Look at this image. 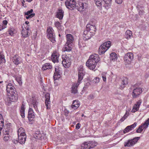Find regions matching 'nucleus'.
<instances>
[{
	"instance_id": "1",
	"label": "nucleus",
	"mask_w": 149,
	"mask_h": 149,
	"mask_svg": "<svg viewBox=\"0 0 149 149\" xmlns=\"http://www.w3.org/2000/svg\"><path fill=\"white\" fill-rule=\"evenodd\" d=\"M100 60L98 55L97 54H94L91 55L88 61L86 63V65L90 70H94L97 65V63Z\"/></svg>"
},
{
	"instance_id": "2",
	"label": "nucleus",
	"mask_w": 149,
	"mask_h": 149,
	"mask_svg": "<svg viewBox=\"0 0 149 149\" xmlns=\"http://www.w3.org/2000/svg\"><path fill=\"white\" fill-rule=\"evenodd\" d=\"M111 44V42L110 41H107L102 44L99 49V54H101L104 53L110 47Z\"/></svg>"
},
{
	"instance_id": "3",
	"label": "nucleus",
	"mask_w": 149,
	"mask_h": 149,
	"mask_svg": "<svg viewBox=\"0 0 149 149\" xmlns=\"http://www.w3.org/2000/svg\"><path fill=\"white\" fill-rule=\"evenodd\" d=\"M27 101L29 105H31V107H33L36 111L38 112L39 111L38 108V102L35 96L32 95L31 97L27 100Z\"/></svg>"
},
{
	"instance_id": "4",
	"label": "nucleus",
	"mask_w": 149,
	"mask_h": 149,
	"mask_svg": "<svg viewBox=\"0 0 149 149\" xmlns=\"http://www.w3.org/2000/svg\"><path fill=\"white\" fill-rule=\"evenodd\" d=\"M47 35L48 38L53 43L55 42V36L54 31L52 27H49L47 29Z\"/></svg>"
},
{
	"instance_id": "5",
	"label": "nucleus",
	"mask_w": 149,
	"mask_h": 149,
	"mask_svg": "<svg viewBox=\"0 0 149 149\" xmlns=\"http://www.w3.org/2000/svg\"><path fill=\"white\" fill-rule=\"evenodd\" d=\"M70 57L71 56L69 55H63L62 56V63L65 67L67 68L70 66L71 63Z\"/></svg>"
},
{
	"instance_id": "6",
	"label": "nucleus",
	"mask_w": 149,
	"mask_h": 149,
	"mask_svg": "<svg viewBox=\"0 0 149 149\" xmlns=\"http://www.w3.org/2000/svg\"><path fill=\"white\" fill-rule=\"evenodd\" d=\"M97 143L95 142L89 141L84 142L81 146V149H90L96 146Z\"/></svg>"
},
{
	"instance_id": "7",
	"label": "nucleus",
	"mask_w": 149,
	"mask_h": 149,
	"mask_svg": "<svg viewBox=\"0 0 149 149\" xmlns=\"http://www.w3.org/2000/svg\"><path fill=\"white\" fill-rule=\"evenodd\" d=\"M65 4L67 8L71 10L75 8L77 5L75 0H66Z\"/></svg>"
},
{
	"instance_id": "8",
	"label": "nucleus",
	"mask_w": 149,
	"mask_h": 149,
	"mask_svg": "<svg viewBox=\"0 0 149 149\" xmlns=\"http://www.w3.org/2000/svg\"><path fill=\"white\" fill-rule=\"evenodd\" d=\"M133 87L132 95L134 98H136L142 93V90L141 88L136 87L135 85Z\"/></svg>"
},
{
	"instance_id": "9",
	"label": "nucleus",
	"mask_w": 149,
	"mask_h": 149,
	"mask_svg": "<svg viewBox=\"0 0 149 149\" xmlns=\"http://www.w3.org/2000/svg\"><path fill=\"white\" fill-rule=\"evenodd\" d=\"M134 58L133 54L131 52L127 53L124 57V60L126 64H130Z\"/></svg>"
},
{
	"instance_id": "10",
	"label": "nucleus",
	"mask_w": 149,
	"mask_h": 149,
	"mask_svg": "<svg viewBox=\"0 0 149 149\" xmlns=\"http://www.w3.org/2000/svg\"><path fill=\"white\" fill-rule=\"evenodd\" d=\"M12 129L11 127V124L7 123L4 127L3 130V133L4 134H9L12 133Z\"/></svg>"
},
{
	"instance_id": "11",
	"label": "nucleus",
	"mask_w": 149,
	"mask_h": 149,
	"mask_svg": "<svg viewBox=\"0 0 149 149\" xmlns=\"http://www.w3.org/2000/svg\"><path fill=\"white\" fill-rule=\"evenodd\" d=\"M140 137H135L131 140H129L124 143V146L125 147H131L134 145L139 140Z\"/></svg>"
},
{
	"instance_id": "12",
	"label": "nucleus",
	"mask_w": 149,
	"mask_h": 149,
	"mask_svg": "<svg viewBox=\"0 0 149 149\" xmlns=\"http://www.w3.org/2000/svg\"><path fill=\"white\" fill-rule=\"evenodd\" d=\"M87 7L86 3L79 2L78 3H77L75 8L79 11H83L85 10Z\"/></svg>"
},
{
	"instance_id": "13",
	"label": "nucleus",
	"mask_w": 149,
	"mask_h": 149,
	"mask_svg": "<svg viewBox=\"0 0 149 149\" xmlns=\"http://www.w3.org/2000/svg\"><path fill=\"white\" fill-rule=\"evenodd\" d=\"M8 96L9 100L11 102H16L18 99V95L16 91L10 94H8Z\"/></svg>"
},
{
	"instance_id": "14",
	"label": "nucleus",
	"mask_w": 149,
	"mask_h": 149,
	"mask_svg": "<svg viewBox=\"0 0 149 149\" xmlns=\"http://www.w3.org/2000/svg\"><path fill=\"white\" fill-rule=\"evenodd\" d=\"M22 29L21 31V34L22 36L24 38H26L29 36V32L30 31L29 28V27L26 26L24 28L22 26Z\"/></svg>"
},
{
	"instance_id": "15",
	"label": "nucleus",
	"mask_w": 149,
	"mask_h": 149,
	"mask_svg": "<svg viewBox=\"0 0 149 149\" xmlns=\"http://www.w3.org/2000/svg\"><path fill=\"white\" fill-rule=\"evenodd\" d=\"M59 56V53L57 51H54L52 54L51 57L52 61L54 63L58 62Z\"/></svg>"
},
{
	"instance_id": "16",
	"label": "nucleus",
	"mask_w": 149,
	"mask_h": 149,
	"mask_svg": "<svg viewBox=\"0 0 149 149\" xmlns=\"http://www.w3.org/2000/svg\"><path fill=\"white\" fill-rule=\"evenodd\" d=\"M104 2L103 7L104 8L105 10L103 11V13H106L107 11L110 8L111 3L112 0H103Z\"/></svg>"
},
{
	"instance_id": "17",
	"label": "nucleus",
	"mask_w": 149,
	"mask_h": 149,
	"mask_svg": "<svg viewBox=\"0 0 149 149\" xmlns=\"http://www.w3.org/2000/svg\"><path fill=\"white\" fill-rule=\"evenodd\" d=\"M6 91L7 94H10L16 91L14 86L11 83H9L6 86Z\"/></svg>"
},
{
	"instance_id": "18",
	"label": "nucleus",
	"mask_w": 149,
	"mask_h": 149,
	"mask_svg": "<svg viewBox=\"0 0 149 149\" xmlns=\"http://www.w3.org/2000/svg\"><path fill=\"white\" fill-rule=\"evenodd\" d=\"M78 78L79 81H81L83 79V76L84 75V71L83 66H80L78 68Z\"/></svg>"
},
{
	"instance_id": "19",
	"label": "nucleus",
	"mask_w": 149,
	"mask_h": 149,
	"mask_svg": "<svg viewBox=\"0 0 149 149\" xmlns=\"http://www.w3.org/2000/svg\"><path fill=\"white\" fill-rule=\"evenodd\" d=\"M86 30L92 33L93 35H94L96 29L95 26L94 25L89 24L87 25Z\"/></svg>"
},
{
	"instance_id": "20",
	"label": "nucleus",
	"mask_w": 149,
	"mask_h": 149,
	"mask_svg": "<svg viewBox=\"0 0 149 149\" xmlns=\"http://www.w3.org/2000/svg\"><path fill=\"white\" fill-rule=\"evenodd\" d=\"M142 102V100H140L137 101L136 103L133 106L132 109L131 111L132 113H134L138 111L139 108Z\"/></svg>"
},
{
	"instance_id": "21",
	"label": "nucleus",
	"mask_w": 149,
	"mask_h": 149,
	"mask_svg": "<svg viewBox=\"0 0 149 149\" xmlns=\"http://www.w3.org/2000/svg\"><path fill=\"white\" fill-rule=\"evenodd\" d=\"M94 35H93L92 33L86 30L84 31V32L83 35V39L84 40L89 39L91 38L92 36Z\"/></svg>"
},
{
	"instance_id": "22",
	"label": "nucleus",
	"mask_w": 149,
	"mask_h": 149,
	"mask_svg": "<svg viewBox=\"0 0 149 149\" xmlns=\"http://www.w3.org/2000/svg\"><path fill=\"white\" fill-rule=\"evenodd\" d=\"M35 117L33 110L31 108H29V110L28 118L29 121H32Z\"/></svg>"
},
{
	"instance_id": "23",
	"label": "nucleus",
	"mask_w": 149,
	"mask_h": 149,
	"mask_svg": "<svg viewBox=\"0 0 149 149\" xmlns=\"http://www.w3.org/2000/svg\"><path fill=\"white\" fill-rule=\"evenodd\" d=\"M67 38V45L72 44L73 43L74 40L73 37L72 35L70 34H68L66 35Z\"/></svg>"
},
{
	"instance_id": "24",
	"label": "nucleus",
	"mask_w": 149,
	"mask_h": 149,
	"mask_svg": "<svg viewBox=\"0 0 149 149\" xmlns=\"http://www.w3.org/2000/svg\"><path fill=\"white\" fill-rule=\"evenodd\" d=\"M13 61L15 65H17L21 63L22 60L17 55H15L13 57Z\"/></svg>"
},
{
	"instance_id": "25",
	"label": "nucleus",
	"mask_w": 149,
	"mask_h": 149,
	"mask_svg": "<svg viewBox=\"0 0 149 149\" xmlns=\"http://www.w3.org/2000/svg\"><path fill=\"white\" fill-rule=\"evenodd\" d=\"M52 68L51 63H45L42 65V70L43 71L51 70Z\"/></svg>"
},
{
	"instance_id": "26",
	"label": "nucleus",
	"mask_w": 149,
	"mask_h": 149,
	"mask_svg": "<svg viewBox=\"0 0 149 149\" xmlns=\"http://www.w3.org/2000/svg\"><path fill=\"white\" fill-rule=\"evenodd\" d=\"M81 81H79V79L78 80L77 82L76 83L74 84L72 87V93H77V88L81 83Z\"/></svg>"
},
{
	"instance_id": "27",
	"label": "nucleus",
	"mask_w": 149,
	"mask_h": 149,
	"mask_svg": "<svg viewBox=\"0 0 149 149\" xmlns=\"http://www.w3.org/2000/svg\"><path fill=\"white\" fill-rule=\"evenodd\" d=\"M59 70L58 67L55 68V71L53 77L55 80L58 79L61 77Z\"/></svg>"
},
{
	"instance_id": "28",
	"label": "nucleus",
	"mask_w": 149,
	"mask_h": 149,
	"mask_svg": "<svg viewBox=\"0 0 149 149\" xmlns=\"http://www.w3.org/2000/svg\"><path fill=\"white\" fill-rule=\"evenodd\" d=\"M25 15L27 16H26V19H28L34 16L35 14L33 13V10L32 9H31L26 12L25 13Z\"/></svg>"
},
{
	"instance_id": "29",
	"label": "nucleus",
	"mask_w": 149,
	"mask_h": 149,
	"mask_svg": "<svg viewBox=\"0 0 149 149\" xmlns=\"http://www.w3.org/2000/svg\"><path fill=\"white\" fill-rule=\"evenodd\" d=\"M64 12L61 9H59L57 12L56 17L60 20L62 19L63 16Z\"/></svg>"
},
{
	"instance_id": "30",
	"label": "nucleus",
	"mask_w": 149,
	"mask_h": 149,
	"mask_svg": "<svg viewBox=\"0 0 149 149\" xmlns=\"http://www.w3.org/2000/svg\"><path fill=\"white\" fill-rule=\"evenodd\" d=\"M26 135L18 136V140L19 142L21 144L24 143L26 141Z\"/></svg>"
},
{
	"instance_id": "31",
	"label": "nucleus",
	"mask_w": 149,
	"mask_h": 149,
	"mask_svg": "<svg viewBox=\"0 0 149 149\" xmlns=\"http://www.w3.org/2000/svg\"><path fill=\"white\" fill-rule=\"evenodd\" d=\"M80 105L79 102L77 100H75L73 101L72 104L71 105V107L74 109H77Z\"/></svg>"
},
{
	"instance_id": "32",
	"label": "nucleus",
	"mask_w": 149,
	"mask_h": 149,
	"mask_svg": "<svg viewBox=\"0 0 149 149\" xmlns=\"http://www.w3.org/2000/svg\"><path fill=\"white\" fill-rule=\"evenodd\" d=\"M128 79L125 77L122 79L120 84V86L122 88H123L125 87V85L127 84Z\"/></svg>"
},
{
	"instance_id": "33",
	"label": "nucleus",
	"mask_w": 149,
	"mask_h": 149,
	"mask_svg": "<svg viewBox=\"0 0 149 149\" xmlns=\"http://www.w3.org/2000/svg\"><path fill=\"white\" fill-rule=\"evenodd\" d=\"M94 1L96 5L98 8L101 10V12L102 13L103 11H102V0H94Z\"/></svg>"
},
{
	"instance_id": "34",
	"label": "nucleus",
	"mask_w": 149,
	"mask_h": 149,
	"mask_svg": "<svg viewBox=\"0 0 149 149\" xmlns=\"http://www.w3.org/2000/svg\"><path fill=\"white\" fill-rule=\"evenodd\" d=\"M65 46L64 47L63 49V50L64 52L67 51L68 52H70L71 51L72 49V45H67V43L65 45Z\"/></svg>"
},
{
	"instance_id": "35",
	"label": "nucleus",
	"mask_w": 149,
	"mask_h": 149,
	"mask_svg": "<svg viewBox=\"0 0 149 149\" xmlns=\"http://www.w3.org/2000/svg\"><path fill=\"white\" fill-rule=\"evenodd\" d=\"M132 36V33L131 31L129 30H127L125 33V37L127 39L130 38Z\"/></svg>"
},
{
	"instance_id": "36",
	"label": "nucleus",
	"mask_w": 149,
	"mask_h": 149,
	"mask_svg": "<svg viewBox=\"0 0 149 149\" xmlns=\"http://www.w3.org/2000/svg\"><path fill=\"white\" fill-rule=\"evenodd\" d=\"M18 135H26L25 131L22 127H20L19 128L17 131Z\"/></svg>"
},
{
	"instance_id": "37",
	"label": "nucleus",
	"mask_w": 149,
	"mask_h": 149,
	"mask_svg": "<svg viewBox=\"0 0 149 149\" xmlns=\"http://www.w3.org/2000/svg\"><path fill=\"white\" fill-rule=\"evenodd\" d=\"M149 124V118L146 120L145 123L142 124L141 125H140V127L143 129H146L148 127Z\"/></svg>"
},
{
	"instance_id": "38",
	"label": "nucleus",
	"mask_w": 149,
	"mask_h": 149,
	"mask_svg": "<svg viewBox=\"0 0 149 149\" xmlns=\"http://www.w3.org/2000/svg\"><path fill=\"white\" fill-rule=\"evenodd\" d=\"M110 58L111 60H115L117 59V55L115 52L112 53L110 55Z\"/></svg>"
},
{
	"instance_id": "39",
	"label": "nucleus",
	"mask_w": 149,
	"mask_h": 149,
	"mask_svg": "<svg viewBox=\"0 0 149 149\" xmlns=\"http://www.w3.org/2000/svg\"><path fill=\"white\" fill-rule=\"evenodd\" d=\"M24 110V106L23 104H22L21 106V110H20V115L22 118H24L25 117Z\"/></svg>"
},
{
	"instance_id": "40",
	"label": "nucleus",
	"mask_w": 149,
	"mask_h": 149,
	"mask_svg": "<svg viewBox=\"0 0 149 149\" xmlns=\"http://www.w3.org/2000/svg\"><path fill=\"white\" fill-rule=\"evenodd\" d=\"M5 60L4 56L1 53H0V64L5 63Z\"/></svg>"
},
{
	"instance_id": "41",
	"label": "nucleus",
	"mask_w": 149,
	"mask_h": 149,
	"mask_svg": "<svg viewBox=\"0 0 149 149\" xmlns=\"http://www.w3.org/2000/svg\"><path fill=\"white\" fill-rule=\"evenodd\" d=\"M16 80L18 83L19 85H22V76L21 75H19L17 77H16Z\"/></svg>"
},
{
	"instance_id": "42",
	"label": "nucleus",
	"mask_w": 149,
	"mask_h": 149,
	"mask_svg": "<svg viewBox=\"0 0 149 149\" xmlns=\"http://www.w3.org/2000/svg\"><path fill=\"white\" fill-rule=\"evenodd\" d=\"M45 103L46 106L47 107V109H49L50 108L51 101L50 100H45Z\"/></svg>"
},
{
	"instance_id": "43",
	"label": "nucleus",
	"mask_w": 149,
	"mask_h": 149,
	"mask_svg": "<svg viewBox=\"0 0 149 149\" xmlns=\"http://www.w3.org/2000/svg\"><path fill=\"white\" fill-rule=\"evenodd\" d=\"M14 29L13 28H10L8 29L9 34L11 36L13 35Z\"/></svg>"
},
{
	"instance_id": "44",
	"label": "nucleus",
	"mask_w": 149,
	"mask_h": 149,
	"mask_svg": "<svg viewBox=\"0 0 149 149\" xmlns=\"http://www.w3.org/2000/svg\"><path fill=\"white\" fill-rule=\"evenodd\" d=\"M9 134H5L3 136V140L5 142H7L8 141L9 139Z\"/></svg>"
},
{
	"instance_id": "45",
	"label": "nucleus",
	"mask_w": 149,
	"mask_h": 149,
	"mask_svg": "<svg viewBox=\"0 0 149 149\" xmlns=\"http://www.w3.org/2000/svg\"><path fill=\"white\" fill-rule=\"evenodd\" d=\"M55 25L56 27L58 30H59L60 29H61V24L59 22H55Z\"/></svg>"
},
{
	"instance_id": "46",
	"label": "nucleus",
	"mask_w": 149,
	"mask_h": 149,
	"mask_svg": "<svg viewBox=\"0 0 149 149\" xmlns=\"http://www.w3.org/2000/svg\"><path fill=\"white\" fill-rule=\"evenodd\" d=\"M3 25L2 26H1L2 27V29H3L6 28V25L8 23V22L6 20H3Z\"/></svg>"
},
{
	"instance_id": "47",
	"label": "nucleus",
	"mask_w": 149,
	"mask_h": 149,
	"mask_svg": "<svg viewBox=\"0 0 149 149\" xmlns=\"http://www.w3.org/2000/svg\"><path fill=\"white\" fill-rule=\"evenodd\" d=\"M106 73L104 72L101 75L103 81L105 82L106 81Z\"/></svg>"
},
{
	"instance_id": "48",
	"label": "nucleus",
	"mask_w": 149,
	"mask_h": 149,
	"mask_svg": "<svg viewBox=\"0 0 149 149\" xmlns=\"http://www.w3.org/2000/svg\"><path fill=\"white\" fill-rule=\"evenodd\" d=\"M93 83H98L100 81V79L98 77H96L93 79Z\"/></svg>"
},
{
	"instance_id": "49",
	"label": "nucleus",
	"mask_w": 149,
	"mask_h": 149,
	"mask_svg": "<svg viewBox=\"0 0 149 149\" xmlns=\"http://www.w3.org/2000/svg\"><path fill=\"white\" fill-rule=\"evenodd\" d=\"M130 127L128 126L125 128L123 131L124 133H126L127 132H129L131 130H130Z\"/></svg>"
},
{
	"instance_id": "50",
	"label": "nucleus",
	"mask_w": 149,
	"mask_h": 149,
	"mask_svg": "<svg viewBox=\"0 0 149 149\" xmlns=\"http://www.w3.org/2000/svg\"><path fill=\"white\" fill-rule=\"evenodd\" d=\"M137 123L136 122L134 123L132 125L128 126L129 127H130V130H132V129H133L137 125Z\"/></svg>"
},
{
	"instance_id": "51",
	"label": "nucleus",
	"mask_w": 149,
	"mask_h": 149,
	"mask_svg": "<svg viewBox=\"0 0 149 149\" xmlns=\"http://www.w3.org/2000/svg\"><path fill=\"white\" fill-rule=\"evenodd\" d=\"M45 97L46 98L45 100H50V96L49 94L48 93H47L45 95Z\"/></svg>"
},
{
	"instance_id": "52",
	"label": "nucleus",
	"mask_w": 149,
	"mask_h": 149,
	"mask_svg": "<svg viewBox=\"0 0 149 149\" xmlns=\"http://www.w3.org/2000/svg\"><path fill=\"white\" fill-rule=\"evenodd\" d=\"M143 129L142 127H140L139 126L138 129L136 130V132L137 133H141L143 130Z\"/></svg>"
},
{
	"instance_id": "53",
	"label": "nucleus",
	"mask_w": 149,
	"mask_h": 149,
	"mask_svg": "<svg viewBox=\"0 0 149 149\" xmlns=\"http://www.w3.org/2000/svg\"><path fill=\"white\" fill-rule=\"evenodd\" d=\"M94 98V95L93 94L90 95L88 97V99L89 100H92Z\"/></svg>"
},
{
	"instance_id": "54",
	"label": "nucleus",
	"mask_w": 149,
	"mask_h": 149,
	"mask_svg": "<svg viewBox=\"0 0 149 149\" xmlns=\"http://www.w3.org/2000/svg\"><path fill=\"white\" fill-rule=\"evenodd\" d=\"M123 0H115V2L118 4H121L123 2Z\"/></svg>"
},
{
	"instance_id": "55",
	"label": "nucleus",
	"mask_w": 149,
	"mask_h": 149,
	"mask_svg": "<svg viewBox=\"0 0 149 149\" xmlns=\"http://www.w3.org/2000/svg\"><path fill=\"white\" fill-rule=\"evenodd\" d=\"M137 59L138 61H140L141 60L142 55H137Z\"/></svg>"
},
{
	"instance_id": "56",
	"label": "nucleus",
	"mask_w": 149,
	"mask_h": 149,
	"mask_svg": "<svg viewBox=\"0 0 149 149\" xmlns=\"http://www.w3.org/2000/svg\"><path fill=\"white\" fill-rule=\"evenodd\" d=\"M0 122H4V120L1 114H0Z\"/></svg>"
},
{
	"instance_id": "57",
	"label": "nucleus",
	"mask_w": 149,
	"mask_h": 149,
	"mask_svg": "<svg viewBox=\"0 0 149 149\" xmlns=\"http://www.w3.org/2000/svg\"><path fill=\"white\" fill-rule=\"evenodd\" d=\"M80 124L78 123L76 126V129L77 130H78L80 128Z\"/></svg>"
},
{
	"instance_id": "58",
	"label": "nucleus",
	"mask_w": 149,
	"mask_h": 149,
	"mask_svg": "<svg viewBox=\"0 0 149 149\" xmlns=\"http://www.w3.org/2000/svg\"><path fill=\"white\" fill-rule=\"evenodd\" d=\"M84 44H81V43L79 41V47L80 48L81 47H82V46L84 47V46L83 45Z\"/></svg>"
},
{
	"instance_id": "59",
	"label": "nucleus",
	"mask_w": 149,
	"mask_h": 149,
	"mask_svg": "<svg viewBox=\"0 0 149 149\" xmlns=\"http://www.w3.org/2000/svg\"><path fill=\"white\" fill-rule=\"evenodd\" d=\"M128 116V115L127 114V113L126 112L123 117L125 119Z\"/></svg>"
},
{
	"instance_id": "60",
	"label": "nucleus",
	"mask_w": 149,
	"mask_h": 149,
	"mask_svg": "<svg viewBox=\"0 0 149 149\" xmlns=\"http://www.w3.org/2000/svg\"><path fill=\"white\" fill-rule=\"evenodd\" d=\"M4 122H0V127H1V128H3L4 125Z\"/></svg>"
},
{
	"instance_id": "61",
	"label": "nucleus",
	"mask_w": 149,
	"mask_h": 149,
	"mask_svg": "<svg viewBox=\"0 0 149 149\" xmlns=\"http://www.w3.org/2000/svg\"><path fill=\"white\" fill-rule=\"evenodd\" d=\"M13 143L15 144H16L19 142L18 141H17V140H14L13 141Z\"/></svg>"
},
{
	"instance_id": "62",
	"label": "nucleus",
	"mask_w": 149,
	"mask_h": 149,
	"mask_svg": "<svg viewBox=\"0 0 149 149\" xmlns=\"http://www.w3.org/2000/svg\"><path fill=\"white\" fill-rule=\"evenodd\" d=\"M125 118H124L122 117L120 119V121L121 122L125 120Z\"/></svg>"
},
{
	"instance_id": "63",
	"label": "nucleus",
	"mask_w": 149,
	"mask_h": 149,
	"mask_svg": "<svg viewBox=\"0 0 149 149\" xmlns=\"http://www.w3.org/2000/svg\"><path fill=\"white\" fill-rule=\"evenodd\" d=\"M25 23L26 24L28 25L29 23V22L28 21H26L25 22Z\"/></svg>"
},
{
	"instance_id": "64",
	"label": "nucleus",
	"mask_w": 149,
	"mask_h": 149,
	"mask_svg": "<svg viewBox=\"0 0 149 149\" xmlns=\"http://www.w3.org/2000/svg\"><path fill=\"white\" fill-rule=\"evenodd\" d=\"M33 0H26V1L29 2H31Z\"/></svg>"
}]
</instances>
